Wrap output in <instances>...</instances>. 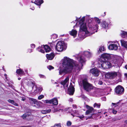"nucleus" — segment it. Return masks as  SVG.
<instances>
[{
  "instance_id": "obj_1",
  "label": "nucleus",
  "mask_w": 127,
  "mask_h": 127,
  "mask_svg": "<svg viewBox=\"0 0 127 127\" xmlns=\"http://www.w3.org/2000/svg\"><path fill=\"white\" fill-rule=\"evenodd\" d=\"M85 18V16L83 17L79 21L80 28L78 35L80 37L83 39L87 36L91 35L95 32H97L98 27L97 25L91 26L90 28V29L92 32H89L87 30L86 24L84 22Z\"/></svg>"
},
{
  "instance_id": "obj_2",
  "label": "nucleus",
  "mask_w": 127,
  "mask_h": 127,
  "mask_svg": "<svg viewBox=\"0 0 127 127\" xmlns=\"http://www.w3.org/2000/svg\"><path fill=\"white\" fill-rule=\"evenodd\" d=\"M91 55L90 53L87 51L82 52L78 55H76L75 57L79 61V64H81L80 65H79L76 61L72 59L73 61V62H74V64H71L73 66L74 70L75 72H78L82 69V67L83 65L85 64L86 62V57H89Z\"/></svg>"
},
{
  "instance_id": "obj_3",
  "label": "nucleus",
  "mask_w": 127,
  "mask_h": 127,
  "mask_svg": "<svg viewBox=\"0 0 127 127\" xmlns=\"http://www.w3.org/2000/svg\"><path fill=\"white\" fill-rule=\"evenodd\" d=\"M63 65L64 68L63 69H60L59 70L60 75L69 73L73 69V66L71 64H72L73 61L66 57H64L63 59ZM74 62H73V63Z\"/></svg>"
},
{
  "instance_id": "obj_4",
  "label": "nucleus",
  "mask_w": 127,
  "mask_h": 127,
  "mask_svg": "<svg viewBox=\"0 0 127 127\" xmlns=\"http://www.w3.org/2000/svg\"><path fill=\"white\" fill-rule=\"evenodd\" d=\"M79 84V85L81 84V85H82L84 90L87 91L89 92L93 89L92 85L88 82L87 80L86 79H84L80 81Z\"/></svg>"
},
{
  "instance_id": "obj_5",
  "label": "nucleus",
  "mask_w": 127,
  "mask_h": 127,
  "mask_svg": "<svg viewBox=\"0 0 127 127\" xmlns=\"http://www.w3.org/2000/svg\"><path fill=\"white\" fill-rule=\"evenodd\" d=\"M67 44L63 41H60L57 43L55 47V49L58 51L61 52L65 50L67 48Z\"/></svg>"
},
{
  "instance_id": "obj_6",
  "label": "nucleus",
  "mask_w": 127,
  "mask_h": 127,
  "mask_svg": "<svg viewBox=\"0 0 127 127\" xmlns=\"http://www.w3.org/2000/svg\"><path fill=\"white\" fill-rule=\"evenodd\" d=\"M98 64L100 65L99 67L100 68H102L104 69H107L110 68L111 66V64L108 61H99V60Z\"/></svg>"
},
{
  "instance_id": "obj_7",
  "label": "nucleus",
  "mask_w": 127,
  "mask_h": 127,
  "mask_svg": "<svg viewBox=\"0 0 127 127\" xmlns=\"http://www.w3.org/2000/svg\"><path fill=\"white\" fill-rule=\"evenodd\" d=\"M44 48V49L45 51L46 52H50L51 50V48L50 47L47 45H43L42 46H39L37 49V50L38 51L41 52L42 53H45V51L43 49V48Z\"/></svg>"
},
{
  "instance_id": "obj_8",
  "label": "nucleus",
  "mask_w": 127,
  "mask_h": 127,
  "mask_svg": "<svg viewBox=\"0 0 127 127\" xmlns=\"http://www.w3.org/2000/svg\"><path fill=\"white\" fill-rule=\"evenodd\" d=\"M115 91L117 95H120L123 94L124 92V89L121 86L118 85L115 88Z\"/></svg>"
},
{
  "instance_id": "obj_9",
  "label": "nucleus",
  "mask_w": 127,
  "mask_h": 127,
  "mask_svg": "<svg viewBox=\"0 0 127 127\" xmlns=\"http://www.w3.org/2000/svg\"><path fill=\"white\" fill-rule=\"evenodd\" d=\"M116 72L114 71L108 72L105 75L106 78L108 79H113L115 78L117 75Z\"/></svg>"
},
{
  "instance_id": "obj_10",
  "label": "nucleus",
  "mask_w": 127,
  "mask_h": 127,
  "mask_svg": "<svg viewBox=\"0 0 127 127\" xmlns=\"http://www.w3.org/2000/svg\"><path fill=\"white\" fill-rule=\"evenodd\" d=\"M21 117L24 120H26L28 121H32L33 119V116L31 114L25 113Z\"/></svg>"
},
{
  "instance_id": "obj_11",
  "label": "nucleus",
  "mask_w": 127,
  "mask_h": 127,
  "mask_svg": "<svg viewBox=\"0 0 127 127\" xmlns=\"http://www.w3.org/2000/svg\"><path fill=\"white\" fill-rule=\"evenodd\" d=\"M44 102L47 103L52 104L55 105H57L58 104V100L56 98H54L50 100H45Z\"/></svg>"
},
{
  "instance_id": "obj_12",
  "label": "nucleus",
  "mask_w": 127,
  "mask_h": 127,
  "mask_svg": "<svg viewBox=\"0 0 127 127\" xmlns=\"http://www.w3.org/2000/svg\"><path fill=\"white\" fill-rule=\"evenodd\" d=\"M110 58V56L109 54L104 53L101 55L99 61H108V60Z\"/></svg>"
},
{
  "instance_id": "obj_13",
  "label": "nucleus",
  "mask_w": 127,
  "mask_h": 127,
  "mask_svg": "<svg viewBox=\"0 0 127 127\" xmlns=\"http://www.w3.org/2000/svg\"><path fill=\"white\" fill-rule=\"evenodd\" d=\"M110 20H108L107 21L103 22L101 24L102 27L106 29L108 28L109 26L110 25Z\"/></svg>"
},
{
  "instance_id": "obj_14",
  "label": "nucleus",
  "mask_w": 127,
  "mask_h": 127,
  "mask_svg": "<svg viewBox=\"0 0 127 127\" xmlns=\"http://www.w3.org/2000/svg\"><path fill=\"white\" fill-rule=\"evenodd\" d=\"M69 79V76H67L64 80L62 81L61 82V84L63 86L65 89L67 87Z\"/></svg>"
},
{
  "instance_id": "obj_15",
  "label": "nucleus",
  "mask_w": 127,
  "mask_h": 127,
  "mask_svg": "<svg viewBox=\"0 0 127 127\" xmlns=\"http://www.w3.org/2000/svg\"><path fill=\"white\" fill-rule=\"evenodd\" d=\"M90 72L94 76H98L99 74V71L96 68H93L90 70Z\"/></svg>"
},
{
  "instance_id": "obj_16",
  "label": "nucleus",
  "mask_w": 127,
  "mask_h": 127,
  "mask_svg": "<svg viewBox=\"0 0 127 127\" xmlns=\"http://www.w3.org/2000/svg\"><path fill=\"white\" fill-rule=\"evenodd\" d=\"M86 107L88 109V110H87L86 112V115H88L93 112L94 108L93 107H91L88 105H86Z\"/></svg>"
},
{
  "instance_id": "obj_17",
  "label": "nucleus",
  "mask_w": 127,
  "mask_h": 127,
  "mask_svg": "<svg viewBox=\"0 0 127 127\" xmlns=\"http://www.w3.org/2000/svg\"><path fill=\"white\" fill-rule=\"evenodd\" d=\"M108 48L110 50H117L118 48V46L116 44H112L108 46Z\"/></svg>"
},
{
  "instance_id": "obj_18",
  "label": "nucleus",
  "mask_w": 127,
  "mask_h": 127,
  "mask_svg": "<svg viewBox=\"0 0 127 127\" xmlns=\"http://www.w3.org/2000/svg\"><path fill=\"white\" fill-rule=\"evenodd\" d=\"M86 18L87 20H88L90 22V21L91 20V22L92 20H95L96 22L99 24L100 23V21L99 19L97 17H95L94 18H89V16L86 17Z\"/></svg>"
},
{
  "instance_id": "obj_19",
  "label": "nucleus",
  "mask_w": 127,
  "mask_h": 127,
  "mask_svg": "<svg viewBox=\"0 0 127 127\" xmlns=\"http://www.w3.org/2000/svg\"><path fill=\"white\" fill-rule=\"evenodd\" d=\"M74 91V88L73 86H71L69 87L68 89V93L70 95H73Z\"/></svg>"
},
{
  "instance_id": "obj_20",
  "label": "nucleus",
  "mask_w": 127,
  "mask_h": 127,
  "mask_svg": "<svg viewBox=\"0 0 127 127\" xmlns=\"http://www.w3.org/2000/svg\"><path fill=\"white\" fill-rule=\"evenodd\" d=\"M77 32L75 30H72L71 31L69 32V33L71 35L73 36L74 37H76Z\"/></svg>"
},
{
  "instance_id": "obj_21",
  "label": "nucleus",
  "mask_w": 127,
  "mask_h": 127,
  "mask_svg": "<svg viewBox=\"0 0 127 127\" xmlns=\"http://www.w3.org/2000/svg\"><path fill=\"white\" fill-rule=\"evenodd\" d=\"M16 73L19 75L20 76L23 75H25V73L23 70L21 69H17L16 71Z\"/></svg>"
},
{
  "instance_id": "obj_22",
  "label": "nucleus",
  "mask_w": 127,
  "mask_h": 127,
  "mask_svg": "<svg viewBox=\"0 0 127 127\" xmlns=\"http://www.w3.org/2000/svg\"><path fill=\"white\" fill-rule=\"evenodd\" d=\"M54 56V55L52 53H51L50 54H47L46 55L47 58L49 60H52L53 59Z\"/></svg>"
},
{
  "instance_id": "obj_23",
  "label": "nucleus",
  "mask_w": 127,
  "mask_h": 127,
  "mask_svg": "<svg viewBox=\"0 0 127 127\" xmlns=\"http://www.w3.org/2000/svg\"><path fill=\"white\" fill-rule=\"evenodd\" d=\"M120 41L122 45L127 49V41H124L123 40H121Z\"/></svg>"
},
{
  "instance_id": "obj_24",
  "label": "nucleus",
  "mask_w": 127,
  "mask_h": 127,
  "mask_svg": "<svg viewBox=\"0 0 127 127\" xmlns=\"http://www.w3.org/2000/svg\"><path fill=\"white\" fill-rule=\"evenodd\" d=\"M35 0V1L34 2V3L38 5H40L43 2V0Z\"/></svg>"
},
{
  "instance_id": "obj_25",
  "label": "nucleus",
  "mask_w": 127,
  "mask_h": 127,
  "mask_svg": "<svg viewBox=\"0 0 127 127\" xmlns=\"http://www.w3.org/2000/svg\"><path fill=\"white\" fill-rule=\"evenodd\" d=\"M121 35L122 37L123 38H126L127 37V32L124 31H121Z\"/></svg>"
},
{
  "instance_id": "obj_26",
  "label": "nucleus",
  "mask_w": 127,
  "mask_h": 127,
  "mask_svg": "<svg viewBox=\"0 0 127 127\" xmlns=\"http://www.w3.org/2000/svg\"><path fill=\"white\" fill-rule=\"evenodd\" d=\"M30 101L31 104L33 106V105L35 104L34 103L37 101V100L32 98H31Z\"/></svg>"
},
{
  "instance_id": "obj_27",
  "label": "nucleus",
  "mask_w": 127,
  "mask_h": 127,
  "mask_svg": "<svg viewBox=\"0 0 127 127\" xmlns=\"http://www.w3.org/2000/svg\"><path fill=\"white\" fill-rule=\"evenodd\" d=\"M35 88L36 90H35L34 91V92L35 93H37V89L39 92H41L43 90V88L41 86H40L39 87H36Z\"/></svg>"
},
{
  "instance_id": "obj_28",
  "label": "nucleus",
  "mask_w": 127,
  "mask_h": 127,
  "mask_svg": "<svg viewBox=\"0 0 127 127\" xmlns=\"http://www.w3.org/2000/svg\"><path fill=\"white\" fill-rule=\"evenodd\" d=\"M33 106L36 107V108H39L40 106V105L39 104V102H38L37 101L35 102Z\"/></svg>"
},
{
  "instance_id": "obj_29",
  "label": "nucleus",
  "mask_w": 127,
  "mask_h": 127,
  "mask_svg": "<svg viewBox=\"0 0 127 127\" xmlns=\"http://www.w3.org/2000/svg\"><path fill=\"white\" fill-rule=\"evenodd\" d=\"M8 101L9 102L11 103V104L16 106H18V104L15 103L13 100L9 99L8 100Z\"/></svg>"
},
{
  "instance_id": "obj_30",
  "label": "nucleus",
  "mask_w": 127,
  "mask_h": 127,
  "mask_svg": "<svg viewBox=\"0 0 127 127\" xmlns=\"http://www.w3.org/2000/svg\"><path fill=\"white\" fill-rule=\"evenodd\" d=\"M105 48L103 46H100L99 47V50H98V52L99 53L101 52L102 51H104Z\"/></svg>"
},
{
  "instance_id": "obj_31",
  "label": "nucleus",
  "mask_w": 127,
  "mask_h": 127,
  "mask_svg": "<svg viewBox=\"0 0 127 127\" xmlns=\"http://www.w3.org/2000/svg\"><path fill=\"white\" fill-rule=\"evenodd\" d=\"M35 82H32L31 81V80H29V81H28V82L27 84L29 86L30 85L31 83L33 85V86L32 87V89H33L34 88V85Z\"/></svg>"
},
{
  "instance_id": "obj_32",
  "label": "nucleus",
  "mask_w": 127,
  "mask_h": 127,
  "mask_svg": "<svg viewBox=\"0 0 127 127\" xmlns=\"http://www.w3.org/2000/svg\"><path fill=\"white\" fill-rule=\"evenodd\" d=\"M100 103H95L94 105V107L99 108L100 107Z\"/></svg>"
},
{
  "instance_id": "obj_33",
  "label": "nucleus",
  "mask_w": 127,
  "mask_h": 127,
  "mask_svg": "<svg viewBox=\"0 0 127 127\" xmlns=\"http://www.w3.org/2000/svg\"><path fill=\"white\" fill-rule=\"evenodd\" d=\"M53 127H61V124L60 123L55 124Z\"/></svg>"
},
{
  "instance_id": "obj_34",
  "label": "nucleus",
  "mask_w": 127,
  "mask_h": 127,
  "mask_svg": "<svg viewBox=\"0 0 127 127\" xmlns=\"http://www.w3.org/2000/svg\"><path fill=\"white\" fill-rule=\"evenodd\" d=\"M26 111L27 112V114L28 113H30L29 114H31V109H27L26 110Z\"/></svg>"
},
{
  "instance_id": "obj_35",
  "label": "nucleus",
  "mask_w": 127,
  "mask_h": 127,
  "mask_svg": "<svg viewBox=\"0 0 127 127\" xmlns=\"http://www.w3.org/2000/svg\"><path fill=\"white\" fill-rule=\"evenodd\" d=\"M57 35L56 34H53L52 36V37L53 39L56 38L57 37Z\"/></svg>"
},
{
  "instance_id": "obj_36",
  "label": "nucleus",
  "mask_w": 127,
  "mask_h": 127,
  "mask_svg": "<svg viewBox=\"0 0 127 127\" xmlns=\"http://www.w3.org/2000/svg\"><path fill=\"white\" fill-rule=\"evenodd\" d=\"M44 97V96L42 95H39L38 97V99H41Z\"/></svg>"
},
{
  "instance_id": "obj_37",
  "label": "nucleus",
  "mask_w": 127,
  "mask_h": 127,
  "mask_svg": "<svg viewBox=\"0 0 127 127\" xmlns=\"http://www.w3.org/2000/svg\"><path fill=\"white\" fill-rule=\"evenodd\" d=\"M47 68L49 69V70L53 69L54 68V67L51 65L48 66H47Z\"/></svg>"
},
{
  "instance_id": "obj_38",
  "label": "nucleus",
  "mask_w": 127,
  "mask_h": 127,
  "mask_svg": "<svg viewBox=\"0 0 127 127\" xmlns=\"http://www.w3.org/2000/svg\"><path fill=\"white\" fill-rule=\"evenodd\" d=\"M63 111V110L62 109H55L54 110V111L53 112H56L57 111H61L62 112V111Z\"/></svg>"
},
{
  "instance_id": "obj_39",
  "label": "nucleus",
  "mask_w": 127,
  "mask_h": 127,
  "mask_svg": "<svg viewBox=\"0 0 127 127\" xmlns=\"http://www.w3.org/2000/svg\"><path fill=\"white\" fill-rule=\"evenodd\" d=\"M71 123L70 121H67V126H69L71 125Z\"/></svg>"
},
{
  "instance_id": "obj_40",
  "label": "nucleus",
  "mask_w": 127,
  "mask_h": 127,
  "mask_svg": "<svg viewBox=\"0 0 127 127\" xmlns=\"http://www.w3.org/2000/svg\"><path fill=\"white\" fill-rule=\"evenodd\" d=\"M39 76L40 77V78H46V77L44 75H42V74H40L39 75Z\"/></svg>"
},
{
  "instance_id": "obj_41",
  "label": "nucleus",
  "mask_w": 127,
  "mask_h": 127,
  "mask_svg": "<svg viewBox=\"0 0 127 127\" xmlns=\"http://www.w3.org/2000/svg\"><path fill=\"white\" fill-rule=\"evenodd\" d=\"M41 112L43 114H46V110H42L41 111Z\"/></svg>"
},
{
  "instance_id": "obj_42",
  "label": "nucleus",
  "mask_w": 127,
  "mask_h": 127,
  "mask_svg": "<svg viewBox=\"0 0 127 127\" xmlns=\"http://www.w3.org/2000/svg\"><path fill=\"white\" fill-rule=\"evenodd\" d=\"M112 111L113 113L114 114H116L117 112V111L116 110H115L114 109H112Z\"/></svg>"
},
{
  "instance_id": "obj_43",
  "label": "nucleus",
  "mask_w": 127,
  "mask_h": 127,
  "mask_svg": "<svg viewBox=\"0 0 127 127\" xmlns=\"http://www.w3.org/2000/svg\"><path fill=\"white\" fill-rule=\"evenodd\" d=\"M46 114H47L50 113L51 111V109H49L48 110H46Z\"/></svg>"
},
{
  "instance_id": "obj_44",
  "label": "nucleus",
  "mask_w": 127,
  "mask_h": 127,
  "mask_svg": "<svg viewBox=\"0 0 127 127\" xmlns=\"http://www.w3.org/2000/svg\"><path fill=\"white\" fill-rule=\"evenodd\" d=\"M31 47L32 48H34L35 47V45L34 44H32L31 45Z\"/></svg>"
},
{
  "instance_id": "obj_45",
  "label": "nucleus",
  "mask_w": 127,
  "mask_h": 127,
  "mask_svg": "<svg viewBox=\"0 0 127 127\" xmlns=\"http://www.w3.org/2000/svg\"><path fill=\"white\" fill-rule=\"evenodd\" d=\"M103 82L101 81H99L98 82V84L100 85H102L103 84Z\"/></svg>"
},
{
  "instance_id": "obj_46",
  "label": "nucleus",
  "mask_w": 127,
  "mask_h": 127,
  "mask_svg": "<svg viewBox=\"0 0 127 127\" xmlns=\"http://www.w3.org/2000/svg\"><path fill=\"white\" fill-rule=\"evenodd\" d=\"M101 99L103 101H105L106 100V98L105 97H103L101 98Z\"/></svg>"
},
{
  "instance_id": "obj_47",
  "label": "nucleus",
  "mask_w": 127,
  "mask_h": 127,
  "mask_svg": "<svg viewBox=\"0 0 127 127\" xmlns=\"http://www.w3.org/2000/svg\"><path fill=\"white\" fill-rule=\"evenodd\" d=\"M81 96L82 98H83L84 99H85L86 98V97L84 95H82Z\"/></svg>"
},
{
  "instance_id": "obj_48",
  "label": "nucleus",
  "mask_w": 127,
  "mask_h": 127,
  "mask_svg": "<svg viewBox=\"0 0 127 127\" xmlns=\"http://www.w3.org/2000/svg\"><path fill=\"white\" fill-rule=\"evenodd\" d=\"M73 107L74 109L77 108V106L76 105L73 104Z\"/></svg>"
},
{
  "instance_id": "obj_49",
  "label": "nucleus",
  "mask_w": 127,
  "mask_h": 127,
  "mask_svg": "<svg viewBox=\"0 0 127 127\" xmlns=\"http://www.w3.org/2000/svg\"><path fill=\"white\" fill-rule=\"evenodd\" d=\"M28 52L31 53L32 52V50L31 49H29L28 50Z\"/></svg>"
},
{
  "instance_id": "obj_50",
  "label": "nucleus",
  "mask_w": 127,
  "mask_h": 127,
  "mask_svg": "<svg viewBox=\"0 0 127 127\" xmlns=\"http://www.w3.org/2000/svg\"><path fill=\"white\" fill-rule=\"evenodd\" d=\"M69 101L70 102H72L73 101V99L72 98H70L69 99Z\"/></svg>"
},
{
  "instance_id": "obj_51",
  "label": "nucleus",
  "mask_w": 127,
  "mask_h": 127,
  "mask_svg": "<svg viewBox=\"0 0 127 127\" xmlns=\"http://www.w3.org/2000/svg\"><path fill=\"white\" fill-rule=\"evenodd\" d=\"M25 100V98H22V99H21L23 101H24Z\"/></svg>"
},
{
  "instance_id": "obj_52",
  "label": "nucleus",
  "mask_w": 127,
  "mask_h": 127,
  "mask_svg": "<svg viewBox=\"0 0 127 127\" xmlns=\"http://www.w3.org/2000/svg\"><path fill=\"white\" fill-rule=\"evenodd\" d=\"M30 9L32 10H34V9L35 8L34 7H33L32 8H31Z\"/></svg>"
},
{
  "instance_id": "obj_53",
  "label": "nucleus",
  "mask_w": 127,
  "mask_h": 127,
  "mask_svg": "<svg viewBox=\"0 0 127 127\" xmlns=\"http://www.w3.org/2000/svg\"><path fill=\"white\" fill-rule=\"evenodd\" d=\"M95 92H94V94H91V95L93 96H94L95 95Z\"/></svg>"
},
{
  "instance_id": "obj_54",
  "label": "nucleus",
  "mask_w": 127,
  "mask_h": 127,
  "mask_svg": "<svg viewBox=\"0 0 127 127\" xmlns=\"http://www.w3.org/2000/svg\"><path fill=\"white\" fill-rule=\"evenodd\" d=\"M84 116L83 115H82L80 117V118H84Z\"/></svg>"
},
{
  "instance_id": "obj_55",
  "label": "nucleus",
  "mask_w": 127,
  "mask_h": 127,
  "mask_svg": "<svg viewBox=\"0 0 127 127\" xmlns=\"http://www.w3.org/2000/svg\"><path fill=\"white\" fill-rule=\"evenodd\" d=\"M4 76L5 77V78L6 79H7V75L6 74H4Z\"/></svg>"
},
{
  "instance_id": "obj_56",
  "label": "nucleus",
  "mask_w": 127,
  "mask_h": 127,
  "mask_svg": "<svg viewBox=\"0 0 127 127\" xmlns=\"http://www.w3.org/2000/svg\"><path fill=\"white\" fill-rule=\"evenodd\" d=\"M98 126L97 125H95L94 126V127H98Z\"/></svg>"
},
{
  "instance_id": "obj_57",
  "label": "nucleus",
  "mask_w": 127,
  "mask_h": 127,
  "mask_svg": "<svg viewBox=\"0 0 127 127\" xmlns=\"http://www.w3.org/2000/svg\"><path fill=\"white\" fill-rule=\"evenodd\" d=\"M125 123L126 124H127V120H126L125 121Z\"/></svg>"
},
{
  "instance_id": "obj_58",
  "label": "nucleus",
  "mask_w": 127,
  "mask_h": 127,
  "mask_svg": "<svg viewBox=\"0 0 127 127\" xmlns=\"http://www.w3.org/2000/svg\"><path fill=\"white\" fill-rule=\"evenodd\" d=\"M125 68L126 69H127V65H126L125 66Z\"/></svg>"
},
{
  "instance_id": "obj_59",
  "label": "nucleus",
  "mask_w": 127,
  "mask_h": 127,
  "mask_svg": "<svg viewBox=\"0 0 127 127\" xmlns=\"http://www.w3.org/2000/svg\"><path fill=\"white\" fill-rule=\"evenodd\" d=\"M25 71L26 72H27V70H25Z\"/></svg>"
},
{
  "instance_id": "obj_60",
  "label": "nucleus",
  "mask_w": 127,
  "mask_h": 127,
  "mask_svg": "<svg viewBox=\"0 0 127 127\" xmlns=\"http://www.w3.org/2000/svg\"><path fill=\"white\" fill-rule=\"evenodd\" d=\"M78 19V18L77 17H76V19L75 20V21H76V20H77V19Z\"/></svg>"
},
{
  "instance_id": "obj_61",
  "label": "nucleus",
  "mask_w": 127,
  "mask_h": 127,
  "mask_svg": "<svg viewBox=\"0 0 127 127\" xmlns=\"http://www.w3.org/2000/svg\"><path fill=\"white\" fill-rule=\"evenodd\" d=\"M18 79L19 80H20V79H21V78H18Z\"/></svg>"
},
{
  "instance_id": "obj_62",
  "label": "nucleus",
  "mask_w": 127,
  "mask_h": 127,
  "mask_svg": "<svg viewBox=\"0 0 127 127\" xmlns=\"http://www.w3.org/2000/svg\"><path fill=\"white\" fill-rule=\"evenodd\" d=\"M107 114H106L105 115V117H107Z\"/></svg>"
},
{
  "instance_id": "obj_63",
  "label": "nucleus",
  "mask_w": 127,
  "mask_h": 127,
  "mask_svg": "<svg viewBox=\"0 0 127 127\" xmlns=\"http://www.w3.org/2000/svg\"><path fill=\"white\" fill-rule=\"evenodd\" d=\"M112 104H113L114 105L115 104V103H112Z\"/></svg>"
},
{
  "instance_id": "obj_64",
  "label": "nucleus",
  "mask_w": 127,
  "mask_h": 127,
  "mask_svg": "<svg viewBox=\"0 0 127 127\" xmlns=\"http://www.w3.org/2000/svg\"><path fill=\"white\" fill-rule=\"evenodd\" d=\"M106 112H105L103 114H106Z\"/></svg>"
}]
</instances>
